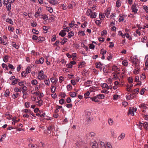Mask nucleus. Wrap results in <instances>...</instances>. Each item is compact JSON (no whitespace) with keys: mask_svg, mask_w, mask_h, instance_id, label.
<instances>
[{"mask_svg":"<svg viewBox=\"0 0 148 148\" xmlns=\"http://www.w3.org/2000/svg\"><path fill=\"white\" fill-rule=\"evenodd\" d=\"M74 33L72 32H71L68 34V37L69 38H70L72 36H73L74 35Z\"/></svg>","mask_w":148,"mask_h":148,"instance_id":"nucleus-36","label":"nucleus"},{"mask_svg":"<svg viewBox=\"0 0 148 148\" xmlns=\"http://www.w3.org/2000/svg\"><path fill=\"white\" fill-rule=\"evenodd\" d=\"M139 89L138 88L134 89L133 91V93H134V95L138 94L139 92Z\"/></svg>","mask_w":148,"mask_h":148,"instance_id":"nucleus-45","label":"nucleus"},{"mask_svg":"<svg viewBox=\"0 0 148 148\" xmlns=\"http://www.w3.org/2000/svg\"><path fill=\"white\" fill-rule=\"evenodd\" d=\"M22 92L23 93H27L26 91H27V88L25 86H24L22 88Z\"/></svg>","mask_w":148,"mask_h":148,"instance_id":"nucleus-29","label":"nucleus"},{"mask_svg":"<svg viewBox=\"0 0 148 148\" xmlns=\"http://www.w3.org/2000/svg\"><path fill=\"white\" fill-rule=\"evenodd\" d=\"M90 94V92L89 91H87L84 94V98L85 99H87L90 97L88 96Z\"/></svg>","mask_w":148,"mask_h":148,"instance_id":"nucleus-20","label":"nucleus"},{"mask_svg":"<svg viewBox=\"0 0 148 148\" xmlns=\"http://www.w3.org/2000/svg\"><path fill=\"white\" fill-rule=\"evenodd\" d=\"M2 67L3 68H5V69L7 70H8V67L4 63H3L2 64Z\"/></svg>","mask_w":148,"mask_h":148,"instance_id":"nucleus-59","label":"nucleus"},{"mask_svg":"<svg viewBox=\"0 0 148 148\" xmlns=\"http://www.w3.org/2000/svg\"><path fill=\"white\" fill-rule=\"evenodd\" d=\"M112 69L113 70L116 71V72L119 70V69L116 66H113Z\"/></svg>","mask_w":148,"mask_h":148,"instance_id":"nucleus-54","label":"nucleus"},{"mask_svg":"<svg viewBox=\"0 0 148 148\" xmlns=\"http://www.w3.org/2000/svg\"><path fill=\"white\" fill-rule=\"evenodd\" d=\"M122 64L126 66L128 65V62L126 60H124L122 62Z\"/></svg>","mask_w":148,"mask_h":148,"instance_id":"nucleus-42","label":"nucleus"},{"mask_svg":"<svg viewBox=\"0 0 148 148\" xmlns=\"http://www.w3.org/2000/svg\"><path fill=\"white\" fill-rule=\"evenodd\" d=\"M146 77L143 73L140 76V79L141 80H143Z\"/></svg>","mask_w":148,"mask_h":148,"instance_id":"nucleus-47","label":"nucleus"},{"mask_svg":"<svg viewBox=\"0 0 148 148\" xmlns=\"http://www.w3.org/2000/svg\"><path fill=\"white\" fill-rule=\"evenodd\" d=\"M65 30H62L61 32H60L59 34L60 36H61L62 37H64L66 34V33L65 32Z\"/></svg>","mask_w":148,"mask_h":148,"instance_id":"nucleus-18","label":"nucleus"},{"mask_svg":"<svg viewBox=\"0 0 148 148\" xmlns=\"http://www.w3.org/2000/svg\"><path fill=\"white\" fill-rule=\"evenodd\" d=\"M97 98L98 99H104L105 96L103 94H99L97 95Z\"/></svg>","mask_w":148,"mask_h":148,"instance_id":"nucleus-21","label":"nucleus"},{"mask_svg":"<svg viewBox=\"0 0 148 148\" xmlns=\"http://www.w3.org/2000/svg\"><path fill=\"white\" fill-rule=\"evenodd\" d=\"M143 127L145 130H148V123L147 122H145L143 123Z\"/></svg>","mask_w":148,"mask_h":148,"instance_id":"nucleus-35","label":"nucleus"},{"mask_svg":"<svg viewBox=\"0 0 148 148\" xmlns=\"http://www.w3.org/2000/svg\"><path fill=\"white\" fill-rule=\"evenodd\" d=\"M106 50H104V49H101L100 51V53L102 55H104L106 53Z\"/></svg>","mask_w":148,"mask_h":148,"instance_id":"nucleus-49","label":"nucleus"},{"mask_svg":"<svg viewBox=\"0 0 148 148\" xmlns=\"http://www.w3.org/2000/svg\"><path fill=\"white\" fill-rule=\"evenodd\" d=\"M92 83V81L91 80H88L85 83V85L88 86H90V85Z\"/></svg>","mask_w":148,"mask_h":148,"instance_id":"nucleus-41","label":"nucleus"},{"mask_svg":"<svg viewBox=\"0 0 148 148\" xmlns=\"http://www.w3.org/2000/svg\"><path fill=\"white\" fill-rule=\"evenodd\" d=\"M111 9L110 8H108L106 11L105 12V13L106 16L107 18L108 17L110 13Z\"/></svg>","mask_w":148,"mask_h":148,"instance_id":"nucleus-9","label":"nucleus"},{"mask_svg":"<svg viewBox=\"0 0 148 148\" xmlns=\"http://www.w3.org/2000/svg\"><path fill=\"white\" fill-rule=\"evenodd\" d=\"M12 45L13 47H14L16 49H18L19 47V46L18 45H17L15 42H12Z\"/></svg>","mask_w":148,"mask_h":148,"instance_id":"nucleus-26","label":"nucleus"},{"mask_svg":"<svg viewBox=\"0 0 148 148\" xmlns=\"http://www.w3.org/2000/svg\"><path fill=\"white\" fill-rule=\"evenodd\" d=\"M38 39L39 41H43L45 40V38L42 36H39Z\"/></svg>","mask_w":148,"mask_h":148,"instance_id":"nucleus-63","label":"nucleus"},{"mask_svg":"<svg viewBox=\"0 0 148 148\" xmlns=\"http://www.w3.org/2000/svg\"><path fill=\"white\" fill-rule=\"evenodd\" d=\"M101 86L103 88H106L107 89L110 88L109 86L106 83L101 84Z\"/></svg>","mask_w":148,"mask_h":148,"instance_id":"nucleus-15","label":"nucleus"},{"mask_svg":"<svg viewBox=\"0 0 148 148\" xmlns=\"http://www.w3.org/2000/svg\"><path fill=\"white\" fill-rule=\"evenodd\" d=\"M125 16V15H123L121 16V15L119 16L120 18L119 19V21L121 22V21H124V17Z\"/></svg>","mask_w":148,"mask_h":148,"instance_id":"nucleus-24","label":"nucleus"},{"mask_svg":"<svg viewBox=\"0 0 148 148\" xmlns=\"http://www.w3.org/2000/svg\"><path fill=\"white\" fill-rule=\"evenodd\" d=\"M18 85L20 86H24V84H26V82L25 81H22L21 82H19Z\"/></svg>","mask_w":148,"mask_h":148,"instance_id":"nucleus-34","label":"nucleus"},{"mask_svg":"<svg viewBox=\"0 0 148 148\" xmlns=\"http://www.w3.org/2000/svg\"><path fill=\"white\" fill-rule=\"evenodd\" d=\"M59 82L60 83H61L64 80V78L62 76H60L59 77Z\"/></svg>","mask_w":148,"mask_h":148,"instance_id":"nucleus-52","label":"nucleus"},{"mask_svg":"<svg viewBox=\"0 0 148 148\" xmlns=\"http://www.w3.org/2000/svg\"><path fill=\"white\" fill-rule=\"evenodd\" d=\"M125 137V134L124 133H122L118 137V139L119 140L123 139Z\"/></svg>","mask_w":148,"mask_h":148,"instance_id":"nucleus-17","label":"nucleus"},{"mask_svg":"<svg viewBox=\"0 0 148 148\" xmlns=\"http://www.w3.org/2000/svg\"><path fill=\"white\" fill-rule=\"evenodd\" d=\"M96 68H97L101 69L102 68V66L103 65L101 62H97L96 63Z\"/></svg>","mask_w":148,"mask_h":148,"instance_id":"nucleus-12","label":"nucleus"},{"mask_svg":"<svg viewBox=\"0 0 148 148\" xmlns=\"http://www.w3.org/2000/svg\"><path fill=\"white\" fill-rule=\"evenodd\" d=\"M87 24V22H85L84 23L82 24L81 27L82 28H84L86 27Z\"/></svg>","mask_w":148,"mask_h":148,"instance_id":"nucleus-53","label":"nucleus"},{"mask_svg":"<svg viewBox=\"0 0 148 148\" xmlns=\"http://www.w3.org/2000/svg\"><path fill=\"white\" fill-rule=\"evenodd\" d=\"M108 123L110 125H112L113 123V120L110 118H109L108 120Z\"/></svg>","mask_w":148,"mask_h":148,"instance_id":"nucleus-43","label":"nucleus"},{"mask_svg":"<svg viewBox=\"0 0 148 148\" xmlns=\"http://www.w3.org/2000/svg\"><path fill=\"white\" fill-rule=\"evenodd\" d=\"M140 71V69L137 67L135 69L134 71V73L136 75L138 74Z\"/></svg>","mask_w":148,"mask_h":148,"instance_id":"nucleus-28","label":"nucleus"},{"mask_svg":"<svg viewBox=\"0 0 148 148\" xmlns=\"http://www.w3.org/2000/svg\"><path fill=\"white\" fill-rule=\"evenodd\" d=\"M31 71V68L30 66H27L26 70V72L28 74V73H30Z\"/></svg>","mask_w":148,"mask_h":148,"instance_id":"nucleus-38","label":"nucleus"},{"mask_svg":"<svg viewBox=\"0 0 148 148\" xmlns=\"http://www.w3.org/2000/svg\"><path fill=\"white\" fill-rule=\"evenodd\" d=\"M46 9L50 13H52L53 12V10L52 7H49L47 6H46Z\"/></svg>","mask_w":148,"mask_h":148,"instance_id":"nucleus-32","label":"nucleus"},{"mask_svg":"<svg viewBox=\"0 0 148 148\" xmlns=\"http://www.w3.org/2000/svg\"><path fill=\"white\" fill-rule=\"evenodd\" d=\"M137 110V109L134 108V107H130L129 108V110L128 112V114H131L132 116L134 115V112Z\"/></svg>","mask_w":148,"mask_h":148,"instance_id":"nucleus-3","label":"nucleus"},{"mask_svg":"<svg viewBox=\"0 0 148 148\" xmlns=\"http://www.w3.org/2000/svg\"><path fill=\"white\" fill-rule=\"evenodd\" d=\"M145 90V89L144 88H142L140 91V94L141 95H143L144 93Z\"/></svg>","mask_w":148,"mask_h":148,"instance_id":"nucleus-61","label":"nucleus"},{"mask_svg":"<svg viewBox=\"0 0 148 148\" xmlns=\"http://www.w3.org/2000/svg\"><path fill=\"white\" fill-rule=\"evenodd\" d=\"M10 94V92L8 90H6L5 93V95L7 97Z\"/></svg>","mask_w":148,"mask_h":148,"instance_id":"nucleus-50","label":"nucleus"},{"mask_svg":"<svg viewBox=\"0 0 148 148\" xmlns=\"http://www.w3.org/2000/svg\"><path fill=\"white\" fill-rule=\"evenodd\" d=\"M44 72L43 71L41 70L38 73V78L40 79H43L46 77L45 76L43 75Z\"/></svg>","mask_w":148,"mask_h":148,"instance_id":"nucleus-4","label":"nucleus"},{"mask_svg":"<svg viewBox=\"0 0 148 148\" xmlns=\"http://www.w3.org/2000/svg\"><path fill=\"white\" fill-rule=\"evenodd\" d=\"M5 21L6 22L10 24L11 25H13L14 23L12 20L10 19V18H7Z\"/></svg>","mask_w":148,"mask_h":148,"instance_id":"nucleus-33","label":"nucleus"},{"mask_svg":"<svg viewBox=\"0 0 148 148\" xmlns=\"http://www.w3.org/2000/svg\"><path fill=\"white\" fill-rule=\"evenodd\" d=\"M50 80L51 82L54 84H56V82L57 81V79L56 78H54L53 77H51L50 78Z\"/></svg>","mask_w":148,"mask_h":148,"instance_id":"nucleus-22","label":"nucleus"},{"mask_svg":"<svg viewBox=\"0 0 148 148\" xmlns=\"http://www.w3.org/2000/svg\"><path fill=\"white\" fill-rule=\"evenodd\" d=\"M31 83L32 85H35L37 84L38 82L36 79H34L31 81Z\"/></svg>","mask_w":148,"mask_h":148,"instance_id":"nucleus-40","label":"nucleus"},{"mask_svg":"<svg viewBox=\"0 0 148 148\" xmlns=\"http://www.w3.org/2000/svg\"><path fill=\"white\" fill-rule=\"evenodd\" d=\"M42 13L41 8H39L38 9V11L36 12L35 14V16L36 18H38L40 16V14Z\"/></svg>","mask_w":148,"mask_h":148,"instance_id":"nucleus-7","label":"nucleus"},{"mask_svg":"<svg viewBox=\"0 0 148 148\" xmlns=\"http://www.w3.org/2000/svg\"><path fill=\"white\" fill-rule=\"evenodd\" d=\"M47 130H48L50 131H53L55 130L54 125L53 124H52L49 125L47 127Z\"/></svg>","mask_w":148,"mask_h":148,"instance_id":"nucleus-10","label":"nucleus"},{"mask_svg":"<svg viewBox=\"0 0 148 148\" xmlns=\"http://www.w3.org/2000/svg\"><path fill=\"white\" fill-rule=\"evenodd\" d=\"M99 17L100 19L101 20H103L105 17V16L103 14L100 13L99 14Z\"/></svg>","mask_w":148,"mask_h":148,"instance_id":"nucleus-27","label":"nucleus"},{"mask_svg":"<svg viewBox=\"0 0 148 148\" xmlns=\"http://www.w3.org/2000/svg\"><path fill=\"white\" fill-rule=\"evenodd\" d=\"M19 95V94L18 93H16V94H13L12 95V97L14 99H15L16 98H17Z\"/></svg>","mask_w":148,"mask_h":148,"instance_id":"nucleus-55","label":"nucleus"},{"mask_svg":"<svg viewBox=\"0 0 148 148\" xmlns=\"http://www.w3.org/2000/svg\"><path fill=\"white\" fill-rule=\"evenodd\" d=\"M116 5L117 7H119L121 5V3L119 0H118L116 2Z\"/></svg>","mask_w":148,"mask_h":148,"instance_id":"nucleus-57","label":"nucleus"},{"mask_svg":"<svg viewBox=\"0 0 148 148\" xmlns=\"http://www.w3.org/2000/svg\"><path fill=\"white\" fill-rule=\"evenodd\" d=\"M139 108L145 110L147 108V107L146 104L145 103H142L139 106Z\"/></svg>","mask_w":148,"mask_h":148,"instance_id":"nucleus-13","label":"nucleus"},{"mask_svg":"<svg viewBox=\"0 0 148 148\" xmlns=\"http://www.w3.org/2000/svg\"><path fill=\"white\" fill-rule=\"evenodd\" d=\"M120 74V73L119 72H116V77H114V78H115L116 79H119V76Z\"/></svg>","mask_w":148,"mask_h":148,"instance_id":"nucleus-51","label":"nucleus"},{"mask_svg":"<svg viewBox=\"0 0 148 148\" xmlns=\"http://www.w3.org/2000/svg\"><path fill=\"white\" fill-rule=\"evenodd\" d=\"M66 88L68 91H70L72 89V86L71 85L69 84L67 86Z\"/></svg>","mask_w":148,"mask_h":148,"instance_id":"nucleus-39","label":"nucleus"},{"mask_svg":"<svg viewBox=\"0 0 148 148\" xmlns=\"http://www.w3.org/2000/svg\"><path fill=\"white\" fill-rule=\"evenodd\" d=\"M85 116L86 118H89V120L91 116V112L90 111H86Z\"/></svg>","mask_w":148,"mask_h":148,"instance_id":"nucleus-16","label":"nucleus"},{"mask_svg":"<svg viewBox=\"0 0 148 148\" xmlns=\"http://www.w3.org/2000/svg\"><path fill=\"white\" fill-rule=\"evenodd\" d=\"M19 81L20 79H15L14 80L12 81V82L11 84L12 85H14Z\"/></svg>","mask_w":148,"mask_h":148,"instance_id":"nucleus-14","label":"nucleus"},{"mask_svg":"<svg viewBox=\"0 0 148 148\" xmlns=\"http://www.w3.org/2000/svg\"><path fill=\"white\" fill-rule=\"evenodd\" d=\"M143 9L145 10L146 12H148V7L146 5H144L143 7Z\"/></svg>","mask_w":148,"mask_h":148,"instance_id":"nucleus-62","label":"nucleus"},{"mask_svg":"<svg viewBox=\"0 0 148 148\" xmlns=\"http://www.w3.org/2000/svg\"><path fill=\"white\" fill-rule=\"evenodd\" d=\"M89 136L91 137H94L95 136V134L93 132H91L89 133Z\"/></svg>","mask_w":148,"mask_h":148,"instance_id":"nucleus-48","label":"nucleus"},{"mask_svg":"<svg viewBox=\"0 0 148 148\" xmlns=\"http://www.w3.org/2000/svg\"><path fill=\"white\" fill-rule=\"evenodd\" d=\"M90 99L93 101H95V102H97L99 101L96 95L93 97H91Z\"/></svg>","mask_w":148,"mask_h":148,"instance_id":"nucleus-23","label":"nucleus"},{"mask_svg":"<svg viewBox=\"0 0 148 148\" xmlns=\"http://www.w3.org/2000/svg\"><path fill=\"white\" fill-rule=\"evenodd\" d=\"M91 145H92V148H97L98 147V144L96 141H94L93 143H91Z\"/></svg>","mask_w":148,"mask_h":148,"instance_id":"nucleus-11","label":"nucleus"},{"mask_svg":"<svg viewBox=\"0 0 148 148\" xmlns=\"http://www.w3.org/2000/svg\"><path fill=\"white\" fill-rule=\"evenodd\" d=\"M52 5H56L58 4V2L56 0H47Z\"/></svg>","mask_w":148,"mask_h":148,"instance_id":"nucleus-6","label":"nucleus"},{"mask_svg":"<svg viewBox=\"0 0 148 148\" xmlns=\"http://www.w3.org/2000/svg\"><path fill=\"white\" fill-rule=\"evenodd\" d=\"M138 6V5L135 3L132 5L131 9L132 10V12H134L135 14L136 13L137 11H138V9H137Z\"/></svg>","mask_w":148,"mask_h":148,"instance_id":"nucleus-2","label":"nucleus"},{"mask_svg":"<svg viewBox=\"0 0 148 148\" xmlns=\"http://www.w3.org/2000/svg\"><path fill=\"white\" fill-rule=\"evenodd\" d=\"M9 0H4L3 2V3L4 5H5L9 3Z\"/></svg>","mask_w":148,"mask_h":148,"instance_id":"nucleus-58","label":"nucleus"},{"mask_svg":"<svg viewBox=\"0 0 148 148\" xmlns=\"http://www.w3.org/2000/svg\"><path fill=\"white\" fill-rule=\"evenodd\" d=\"M45 84L47 86L49 85V84L50 83L49 80V79H47L45 81Z\"/></svg>","mask_w":148,"mask_h":148,"instance_id":"nucleus-44","label":"nucleus"},{"mask_svg":"<svg viewBox=\"0 0 148 148\" xmlns=\"http://www.w3.org/2000/svg\"><path fill=\"white\" fill-rule=\"evenodd\" d=\"M133 86V84H131L130 86H129L127 87V90L128 92H130L131 91V88Z\"/></svg>","mask_w":148,"mask_h":148,"instance_id":"nucleus-56","label":"nucleus"},{"mask_svg":"<svg viewBox=\"0 0 148 148\" xmlns=\"http://www.w3.org/2000/svg\"><path fill=\"white\" fill-rule=\"evenodd\" d=\"M7 8V10L8 11H10L11 9V3H10L7 4L5 5Z\"/></svg>","mask_w":148,"mask_h":148,"instance_id":"nucleus-25","label":"nucleus"},{"mask_svg":"<svg viewBox=\"0 0 148 148\" xmlns=\"http://www.w3.org/2000/svg\"><path fill=\"white\" fill-rule=\"evenodd\" d=\"M75 22L74 21H72L71 23L69 24V26L71 27H72L74 25Z\"/></svg>","mask_w":148,"mask_h":148,"instance_id":"nucleus-60","label":"nucleus"},{"mask_svg":"<svg viewBox=\"0 0 148 148\" xmlns=\"http://www.w3.org/2000/svg\"><path fill=\"white\" fill-rule=\"evenodd\" d=\"M77 93L75 92H70V95L71 97H76Z\"/></svg>","mask_w":148,"mask_h":148,"instance_id":"nucleus-37","label":"nucleus"},{"mask_svg":"<svg viewBox=\"0 0 148 148\" xmlns=\"http://www.w3.org/2000/svg\"><path fill=\"white\" fill-rule=\"evenodd\" d=\"M9 56L8 55H5L3 57V60L5 62H7L8 61Z\"/></svg>","mask_w":148,"mask_h":148,"instance_id":"nucleus-19","label":"nucleus"},{"mask_svg":"<svg viewBox=\"0 0 148 148\" xmlns=\"http://www.w3.org/2000/svg\"><path fill=\"white\" fill-rule=\"evenodd\" d=\"M99 143L100 145L102 148H106L105 144L104 142L100 141L99 142Z\"/></svg>","mask_w":148,"mask_h":148,"instance_id":"nucleus-31","label":"nucleus"},{"mask_svg":"<svg viewBox=\"0 0 148 148\" xmlns=\"http://www.w3.org/2000/svg\"><path fill=\"white\" fill-rule=\"evenodd\" d=\"M44 58H41L39 59V60H37L35 61V63L36 64H43L44 61Z\"/></svg>","mask_w":148,"mask_h":148,"instance_id":"nucleus-5","label":"nucleus"},{"mask_svg":"<svg viewBox=\"0 0 148 148\" xmlns=\"http://www.w3.org/2000/svg\"><path fill=\"white\" fill-rule=\"evenodd\" d=\"M56 87L54 86H51V91L53 93H54L56 90Z\"/></svg>","mask_w":148,"mask_h":148,"instance_id":"nucleus-30","label":"nucleus"},{"mask_svg":"<svg viewBox=\"0 0 148 148\" xmlns=\"http://www.w3.org/2000/svg\"><path fill=\"white\" fill-rule=\"evenodd\" d=\"M98 90V88L97 87L92 86L89 89V91L90 92H94L95 91L97 90Z\"/></svg>","mask_w":148,"mask_h":148,"instance_id":"nucleus-8","label":"nucleus"},{"mask_svg":"<svg viewBox=\"0 0 148 148\" xmlns=\"http://www.w3.org/2000/svg\"><path fill=\"white\" fill-rule=\"evenodd\" d=\"M86 14L92 18H95L97 16L96 13L93 12L90 9H88L86 12Z\"/></svg>","mask_w":148,"mask_h":148,"instance_id":"nucleus-1","label":"nucleus"},{"mask_svg":"<svg viewBox=\"0 0 148 148\" xmlns=\"http://www.w3.org/2000/svg\"><path fill=\"white\" fill-rule=\"evenodd\" d=\"M29 147L31 148H37V146L36 145H32L30 144L29 145Z\"/></svg>","mask_w":148,"mask_h":148,"instance_id":"nucleus-46","label":"nucleus"},{"mask_svg":"<svg viewBox=\"0 0 148 148\" xmlns=\"http://www.w3.org/2000/svg\"><path fill=\"white\" fill-rule=\"evenodd\" d=\"M8 67L11 69L14 70L15 69V67H14L12 64H9Z\"/></svg>","mask_w":148,"mask_h":148,"instance_id":"nucleus-64","label":"nucleus"}]
</instances>
